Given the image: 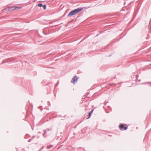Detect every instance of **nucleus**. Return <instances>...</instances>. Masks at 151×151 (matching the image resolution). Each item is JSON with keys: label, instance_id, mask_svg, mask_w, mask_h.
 I'll list each match as a JSON object with an SVG mask.
<instances>
[{"label": "nucleus", "instance_id": "6", "mask_svg": "<svg viewBox=\"0 0 151 151\" xmlns=\"http://www.w3.org/2000/svg\"><path fill=\"white\" fill-rule=\"evenodd\" d=\"M88 9V7H83V8H82V7L78 8H77L76 9H77V10H78V9Z\"/></svg>", "mask_w": 151, "mask_h": 151}, {"label": "nucleus", "instance_id": "3", "mask_svg": "<svg viewBox=\"0 0 151 151\" xmlns=\"http://www.w3.org/2000/svg\"><path fill=\"white\" fill-rule=\"evenodd\" d=\"M119 128L121 130H123V129L124 130H126L127 129V127H124L123 124H122L119 125Z\"/></svg>", "mask_w": 151, "mask_h": 151}, {"label": "nucleus", "instance_id": "5", "mask_svg": "<svg viewBox=\"0 0 151 151\" xmlns=\"http://www.w3.org/2000/svg\"><path fill=\"white\" fill-rule=\"evenodd\" d=\"M38 6L39 7H43L44 9H46V6L45 4L43 5L42 3H39L38 4Z\"/></svg>", "mask_w": 151, "mask_h": 151}, {"label": "nucleus", "instance_id": "4", "mask_svg": "<svg viewBox=\"0 0 151 151\" xmlns=\"http://www.w3.org/2000/svg\"><path fill=\"white\" fill-rule=\"evenodd\" d=\"M78 79V78L75 76L73 78L71 81V82L73 84H75V82L77 81Z\"/></svg>", "mask_w": 151, "mask_h": 151}, {"label": "nucleus", "instance_id": "2", "mask_svg": "<svg viewBox=\"0 0 151 151\" xmlns=\"http://www.w3.org/2000/svg\"><path fill=\"white\" fill-rule=\"evenodd\" d=\"M81 10H73L69 13L68 16H71L79 12Z\"/></svg>", "mask_w": 151, "mask_h": 151}, {"label": "nucleus", "instance_id": "8", "mask_svg": "<svg viewBox=\"0 0 151 151\" xmlns=\"http://www.w3.org/2000/svg\"><path fill=\"white\" fill-rule=\"evenodd\" d=\"M93 110H92L90 112H89L90 113H91V114H92L93 111Z\"/></svg>", "mask_w": 151, "mask_h": 151}, {"label": "nucleus", "instance_id": "1", "mask_svg": "<svg viewBox=\"0 0 151 151\" xmlns=\"http://www.w3.org/2000/svg\"><path fill=\"white\" fill-rule=\"evenodd\" d=\"M21 7L16 6H10L4 8V9H21Z\"/></svg>", "mask_w": 151, "mask_h": 151}, {"label": "nucleus", "instance_id": "7", "mask_svg": "<svg viewBox=\"0 0 151 151\" xmlns=\"http://www.w3.org/2000/svg\"><path fill=\"white\" fill-rule=\"evenodd\" d=\"M91 114L90 113H89V117L87 118V119H88L91 116Z\"/></svg>", "mask_w": 151, "mask_h": 151}, {"label": "nucleus", "instance_id": "9", "mask_svg": "<svg viewBox=\"0 0 151 151\" xmlns=\"http://www.w3.org/2000/svg\"><path fill=\"white\" fill-rule=\"evenodd\" d=\"M93 110H92L90 112H89L90 113H91V114H92L93 111Z\"/></svg>", "mask_w": 151, "mask_h": 151}]
</instances>
